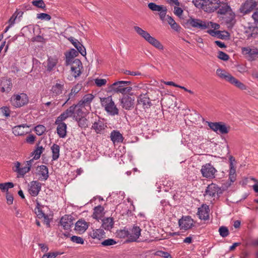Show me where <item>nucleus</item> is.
<instances>
[{"label": "nucleus", "instance_id": "1", "mask_svg": "<svg viewBox=\"0 0 258 258\" xmlns=\"http://www.w3.org/2000/svg\"><path fill=\"white\" fill-rule=\"evenodd\" d=\"M94 98L92 94H87L84 95L79 101L77 104L74 105L77 109V115H82L83 113H87L91 109V103Z\"/></svg>", "mask_w": 258, "mask_h": 258}, {"label": "nucleus", "instance_id": "2", "mask_svg": "<svg viewBox=\"0 0 258 258\" xmlns=\"http://www.w3.org/2000/svg\"><path fill=\"white\" fill-rule=\"evenodd\" d=\"M134 29L139 35L143 37L151 45L159 50H163L164 47L160 42L155 37L151 36L147 31L144 30L139 26H134Z\"/></svg>", "mask_w": 258, "mask_h": 258}, {"label": "nucleus", "instance_id": "3", "mask_svg": "<svg viewBox=\"0 0 258 258\" xmlns=\"http://www.w3.org/2000/svg\"><path fill=\"white\" fill-rule=\"evenodd\" d=\"M134 29L139 35L143 37L151 45L159 50H163L164 47L160 42L155 37L151 36L147 31L144 30L139 26H134Z\"/></svg>", "mask_w": 258, "mask_h": 258}, {"label": "nucleus", "instance_id": "4", "mask_svg": "<svg viewBox=\"0 0 258 258\" xmlns=\"http://www.w3.org/2000/svg\"><path fill=\"white\" fill-rule=\"evenodd\" d=\"M219 0H200L196 1L195 5L198 8H201L204 11L211 13L217 10Z\"/></svg>", "mask_w": 258, "mask_h": 258}, {"label": "nucleus", "instance_id": "5", "mask_svg": "<svg viewBox=\"0 0 258 258\" xmlns=\"http://www.w3.org/2000/svg\"><path fill=\"white\" fill-rule=\"evenodd\" d=\"M131 84L130 81H118L114 83L110 86L111 91L115 93H119L122 94H126L129 93L132 90L131 87H126L127 85Z\"/></svg>", "mask_w": 258, "mask_h": 258}, {"label": "nucleus", "instance_id": "6", "mask_svg": "<svg viewBox=\"0 0 258 258\" xmlns=\"http://www.w3.org/2000/svg\"><path fill=\"white\" fill-rule=\"evenodd\" d=\"M11 105L15 107H22L28 103L29 99L26 94L22 93L20 94H14L10 100Z\"/></svg>", "mask_w": 258, "mask_h": 258}, {"label": "nucleus", "instance_id": "7", "mask_svg": "<svg viewBox=\"0 0 258 258\" xmlns=\"http://www.w3.org/2000/svg\"><path fill=\"white\" fill-rule=\"evenodd\" d=\"M67 65L71 66V74L75 78L79 77L81 74L83 69L82 63L79 59H72L67 57L66 61Z\"/></svg>", "mask_w": 258, "mask_h": 258}, {"label": "nucleus", "instance_id": "8", "mask_svg": "<svg viewBox=\"0 0 258 258\" xmlns=\"http://www.w3.org/2000/svg\"><path fill=\"white\" fill-rule=\"evenodd\" d=\"M100 102L105 110L111 115H116L118 113V110L116 108L111 96L100 98Z\"/></svg>", "mask_w": 258, "mask_h": 258}, {"label": "nucleus", "instance_id": "9", "mask_svg": "<svg viewBox=\"0 0 258 258\" xmlns=\"http://www.w3.org/2000/svg\"><path fill=\"white\" fill-rule=\"evenodd\" d=\"M207 123L210 129L217 133L226 134L228 133L229 131L230 127L226 126L223 122H213L207 121Z\"/></svg>", "mask_w": 258, "mask_h": 258}, {"label": "nucleus", "instance_id": "10", "mask_svg": "<svg viewBox=\"0 0 258 258\" xmlns=\"http://www.w3.org/2000/svg\"><path fill=\"white\" fill-rule=\"evenodd\" d=\"M48 210V208L46 206H41L37 203V207L35 208V213L37 217L39 219L43 218L44 223L48 226H50V219L47 213H46V210Z\"/></svg>", "mask_w": 258, "mask_h": 258}, {"label": "nucleus", "instance_id": "11", "mask_svg": "<svg viewBox=\"0 0 258 258\" xmlns=\"http://www.w3.org/2000/svg\"><path fill=\"white\" fill-rule=\"evenodd\" d=\"M187 24L192 27L204 30L208 28V22L200 19H195L190 17L187 20Z\"/></svg>", "mask_w": 258, "mask_h": 258}, {"label": "nucleus", "instance_id": "12", "mask_svg": "<svg viewBox=\"0 0 258 258\" xmlns=\"http://www.w3.org/2000/svg\"><path fill=\"white\" fill-rule=\"evenodd\" d=\"M141 229L138 226H134L131 229V232L123 230L122 232L128 238L129 241H136L141 235Z\"/></svg>", "mask_w": 258, "mask_h": 258}, {"label": "nucleus", "instance_id": "13", "mask_svg": "<svg viewBox=\"0 0 258 258\" xmlns=\"http://www.w3.org/2000/svg\"><path fill=\"white\" fill-rule=\"evenodd\" d=\"M203 176L206 178H214L217 170L210 163L203 165L201 170Z\"/></svg>", "mask_w": 258, "mask_h": 258}, {"label": "nucleus", "instance_id": "14", "mask_svg": "<svg viewBox=\"0 0 258 258\" xmlns=\"http://www.w3.org/2000/svg\"><path fill=\"white\" fill-rule=\"evenodd\" d=\"M13 87L12 79L8 77H4L0 81V91L3 93H9Z\"/></svg>", "mask_w": 258, "mask_h": 258}, {"label": "nucleus", "instance_id": "15", "mask_svg": "<svg viewBox=\"0 0 258 258\" xmlns=\"http://www.w3.org/2000/svg\"><path fill=\"white\" fill-rule=\"evenodd\" d=\"M242 52L249 60H253L258 58V49L256 48L243 47L242 48Z\"/></svg>", "mask_w": 258, "mask_h": 258}, {"label": "nucleus", "instance_id": "16", "mask_svg": "<svg viewBox=\"0 0 258 258\" xmlns=\"http://www.w3.org/2000/svg\"><path fill=\"white\" fill-rule=\"evenodd\" d=\"M257 6L256 2L254 0H247L243 4L240 11L244 15L248 14L251 12Z\"/></svg>", "mask_w": 258, "mask_h": 258}, {"label": "nucleus", "instance_id": "17", "mask_svg": "<svg viewBox=\"0 0 258 258\" xmlns=\"http://www.w3.org/2000/svg\"><path fill=\"white\" fill-rule=\"evenodd\" d=\"M77 114V109L74 106L72 105L67 109L64 112L62 113L59 116L56 118L57 122L59 121L63 122L69 117H71L73 115Z\"/></svg>", "mask_w": 258, "mask_h": 258}, {"label": "nucleus", "instance_id": "18", "mask_svg": "<svg viewBox=\"0 0 258 258\" xmlns=\"http://www.w3.org/2000/svg\"><path fill=\"white\" fill-rule=\"evenodd\" d=\"M178 224L180 229L186 230L193 226L194 221L190 217L185 216L179 220Z\"/></svg>", "mask_w": 258, "mask_h": 258}, {"label": "nucleus", "instance_id": "19", "mask_svg": "<svg viewBox=\"0 0 258 258\" xmlns=\"http://www.w3.org/2000/svg\"><path fill=\"white\" fill-rule=\"evenodd\" d=\"M41 188V184L37 181H32L29 184V193L33 197L37 196Z\"/></svg>", "mask_w": 258, "mask_h": 258}, {"label": "nucleus", "instance_id": "20", "mask_svg": "<svg viewBox=\"0 0 258 258\" xmlns=\"http://www.w3.org/2000/svg\"><path fill=\"white\" fill-rule=\"evenodd\" d=\"M36 175L39 179L46 180L48 178V169L45 165L38 166L36 168Z\"/></svg>", "mask_w": 258, "mask_h": 258}, {"label": "nucleus", "instance_id": "21", "mask_svg": "<svg viewBox=\"0 0 258 258\" xmlns=\"http://www.w3.org/2000/svg\"><path fill=\"white\" fill-rule=\"evenodd\" d=\"M137 102L138 105H141L144 108H148L151 105L150 99L147 94L140 95Z\"/></svg>", "mask_w": 258, "mask_h": 258}, {"label": "nucleus", "instance_id": "22", "mask_svg": "<svg viewBox=\"0 0 258 258\" xmlns=\"http://www.w3.org/2000/svg\"><path fill=\"white\" fill-rule=\"evenodd\" d=\"M29 131V126L25 124L15 126L13 128V133L15 136H23Z\"/></svg>", "mask_w": 258, "mask_h": 258}, {"label": "nucleus", "instance_id": "23", "mask_svg": "<svg viewBox=\"0 0 258 258\" xmlns=\"http://www.w3.org/2000/svg\"><path fill=\"white\" fill-rule=\"evenodd\" d=\"M74 219L71 215H65L63 216L60 221L61 225L64 229H69L74 224Z\"/></svg>", "mask_w": 258, "mask_h": 258}, {"label": "nucleus", "instance_id": "24", "mask_svg": "<svg viewBox=\"0 0 258 258\" xmlns=\"http://www.w3.org/2000/svg\"><path fill=\"white\" fill-rule=\"evenodd\" d=\"M64 84L63 82L59 81L54 84L50 89V92L52 96H57L62 93Z\"/></svg>", "mask_w": 258, "mask_h": 258}, {"label": "nucleus", "instance_id": "25", "mask_svg": "<svg viewBox=\"0 0 258 258\" xmlns=\"http://www.w3.org/2000/svg\"><path fill=\"white\" fill-rule=\"evenodd\" d=\"M218 6L217 7V13L220 15H226L231 12V9L227 2L219 1Z\"/></svg>", "mask_w": 258, "mask_h": 258}, {"label": "nucleus", "instance_id": "26", "mask_svg": "<svg viewBox=\"0 0 258 258\" xmlns=\"http://www.w3.org/2000/svg\"><path fill=\"white\" fill-rule=\"evenodd\" d=\"M220 191V187L214 183H212L208 185L206 190V195L211 197H215L218 195Z\"/></svg>", "mask_w": 258, "mask_h": 258}, {"label": "nucleus", "instance_id": "27", "mask_svg": "<svg viewBox=\"0 0 258 258\" xmlns=\"http://www.w3.org/2000/svg\"><path fill=\"white\" fill-rule=\"evenodd\" d=\"M110 138L114 145L122 143L124 139L122 134L117 130H113L111 132Z\"/></svg>", "mask_w": 258, "mask_h": 258}, {"label": "nucleus", "instance_id": "28", "mask_svg": "<svg viewBox=\"0 0 258 258\" xmlns=\"http://www.w3.org/2000/svg\"><path fill=\"white\" fill-rule=\"evenodd\" d=\"M209 208L208 205H203L198 209V214L199 218L204 220L208 219L209 218Z\"/></svg>", "mask_w": 258, "mask_h": 258}, {"label": "nucleus", "instance_id": "29", "mask_svg": "<svg viewBox=\"0 0 258 258\" xmlns=\"http://www.w3.org/2000/svg\"><path fill=\"white\" fill-rule=\"evenodd\" d=\"M134 97L126 96L121 99V103L123 108L130 110L134 107Z\"/></svg>", "mask_w": 258, "mask_h": 258}, {"label": "nucleus", "instance_id": "30", "mask_svg": "<svg viewBox=\"0 0 258 258\" xmlns=\"http://www.w3.org/2000/svg\"><path fill=\"white\" fill-rule=\"evenodd\" d=\"M55 123L57 125L56 131L59 137L62 138H64L67 134V124L61 121L57 122L56 120H55Z\"/></svg>", "mask_w": 258, "mask_h": 258}, {"label": "nucleus", "instance_id": "31", "mask_svg": "<svg viewBox=\"0 0 258 258\" xmlns=\"http://www.w3.org/2000/svg\"><path fill=\"white\" fill-rule=\"evenodd\" d=\"M114 226L113 218L107 217L102 220V227L106 230L110 231Z\"/></svg>", "mask_w": 258, "mask_h": 258}, {"label": "nucleus", "instance_id": "32", "mask_svg": "<svg viewBox=\"0 0 258 258\" xmlns=\"http://www.w3.org/2000/svg\"><path fill=\"white\" fill-rule=\"evenodd\" d=\"M87 223L84 220H79L75 224V230L79 233H84L88 228Z\"/></svg>", "mask_w": 258, "mask_h": 258}, {"label": "nucleus", "instance_id": "33", "mask_svg": "<svg viewBox=\"0 0 258 258\" xmlns=\"http://www.w3.org/2000/svg\"><path fill=\"white\" fill-rule=\"evenodd\" d=\"M105 233L102 229H96L90 232V236L93 239L100 240L105 236Z\"/></svg>", "mask_w": 258, "mask_h": 258}, {"label": "nucleus", "instance_id": "34", "mask_svg": "<svg viewBox=\"0 0 258 258\" xmlns=\"http://www.w3.org/2000/svg\"><path fill=\"white\" fill-rule=\"evenodd\" d=\"M104 209L101 206H98L95 207L94 209V212L92 215V217L97 220L100 219L104 214Z\"/></svg>", "mask_w": 258, "mask_h": 258}, {"label": "nucleus", "instance_id": "35", "mask_svg": "<svg viewBox=\"0 0 258 258\" xmlns=\"http://www.w3.org/2000/svg\"><path fill=\"white\" fill-rule=\"evenodd\" d=\"M216 75L221 79L228 82L232 77V75L226 71L221 69H218L216 70Z\"/></svg>", "mask_w": 258, "mask_h": 258}, {"label": "nucleus", "instance_id": "36", "mask_svg": "<svg viewBox=\"0 0 258 258\" xmlns=\"http://www.w3.org/2000/svg\"><path fill=\"white\" fill-rule=\"evenodd\" d=\"M229 83L233 85L234 86L241 90H246L247 89V87L245 84L241 82L233 76H232L231 78L229 81Z\"/></svg>", "mask_w": 258, "mask_h": 258}, {"label": "nucleus", "instance_id": "37", "mask_svg": "<svg viewBox=\"0 0 258 258\" xmlns=\"http://www.w3.org/2000/svg\"><path fill=\"white\" fill-rule=\"evenodd\" d=\"M51 150L52 153V160H56L59 157L60 147L59 145L54 144L51 147Z\"/></svg>", "mask_w": 258, "mask_h": 258}, {"label": "nucleus", "instance_id": "38", "mask_svg": "<svg viewBox=\"0 0 258 258\" xmlns=\"http://www.w3.org/2000/svg\"><path fill=\"white\" fill-rule=\"evenodd\" d=\"M92 128L94 130L97 134H99L104 130L105 125L102 121H98L97 122H95L93 124Z\"/></svg>", "mask_w": 258, "mask_h": 258}, {"label": "nucleus", "instance_id": "39", "mask_svg": "<svg viewBox=\"0 0 258 258\" xmlns=\"http://www.w3.org/2000/svg\"><path fill=\"white\" fill-rule=\"evenodd\" d=\"M247 33V36L248 38H255L258 35V27H249L248 29L245 31Z\"/></svg>", "mask_w": 258, "mask_h": 258}, {"label": "nucleus", "instance_id": "40", "mask_svg": "<svg viewBox=\"0 0 258 258\" xmlns=\"http://www.w3.org/2000/svg\"><path fill=\"white\" fill-rule=\"evenodd\" d=\"M166 20L172 29L176 31H178L179 30L180 27L175 22L171 17L168 15L167 16Z\"/></svg>", "mask_w": 258, "mask_h": 258}, {"label": "nucleus", "instance_id": "41", "mask_svg": "<svg viewBox=\"0 0 258 258\" xmlns=\"http://www.w3.org/2000/svg\"><path fill=\"white\" fill-rule=\"evenodd\" d=\"M57 60L55 58L49 57L47 59V70L51 71L56 65Z\"/></svg>", "mask_w": 258, "mask_h": 258}, {"label": "nucleus", "instance_id": "42", "mask_svg": "<svg viewBox=\"0 0 258 258\" xmlns=\"http://www.w3.org/2000/svg\"><path fill=\"white\" fill-rule=\"evenodd\" d=\"M74 117L78 121V125L82 128H85L88 126V120L85 117L78 118L77 116L74 115Z\"/></svg>", "mask_w": 258, "mask_h": 258}, {"label": "nucleus", "instance_id": "43", "mask_svg": "<svg viewBox=\"0 0 258 258\" xmlns=\"http://www.w3.org/2000/svg\"><path fill=\"white\" fill-rule=\"evenodd\" d=\"M43 150L44 148L42 146H38L32 153V156H34L33 159L35 160L39 159Z\"/></svg>", "mask_w": 258, "mask_h": 258}, {"label": "nucleus", "instance_id": "44", "mask_svg": "<svg viewBox=\"0 0 258 258\" xmlns=\"http://www.w3.org/2000/svg\"><path fill=\"white\" fill-rule=\"evenodd\" d=\"M82 88V86L81 84H78L75 86L72 89L71 93L69 94V98L68 100L73 97L75 94L78 93L81 90Z\"/></svg>", "mask_w": 258, "mask_h": 258}, {"label": "nucleus", "instance_id": "45", "mask_svg": "<svg viewBox=\"0 0 258 258\" xmlns=\"http://www.w3.org/2000/svg\"><path fill=\"white\" fill-rule=\"evenodd\" d=\"M148 8L153 11L159 12L164 9V6L157 5L154 3H150L148 4Z\"/></svg>", "mask_w": 258, "mask_h": 258}, {"label": "nucleus", "instance_id": "46", "mask_svg": "<svg viewBox=\"0 0 258 258\" xmlns=\"http://www.w3.org/2000/svg\"><path fill=\"white\" fill-rule=\"evenodd\" d=\"M117 242L112 238H108L101 242V244L103 246H110L116 244Z\"/></svg>", "mask_w": 258, "mask_h": 258}, {"label": "nucleus", "instance_id": "47", "mask_svg": "<svg viewBox=\"0 0 258 258\" xmlns=\"http://www.w3.org/2000/svg\"><path fill=\"white\" fill-rule=\"evenodd\" d=\"M14 184L12 182H6L4 183H0V189L2 191H7L9 188H13Z\"/></svg>", "mask_w": 258, "mask_h": 258}, {"label": "nucleus", "instance_id": "48", "mask_svg": "<svg viewBox=\"0 0 258 258\" xmlns=\"http://www.w3.org/2000/svg\"><path fill=\"white\" fill-rule=\"evenodd\" d=\"M230 169L229 171V178L230 180L233 182L235 180L236 174H235V169L234 167V165L232 162L230 163Z\"/></svg>", "mask_w": 258, "mask_h": 258}, {"label": "nucleus", "instance_id": "49", "mask_svg": "<svg viewBox=\"0 0 258 258\" xmlns=\"http://www.w3.org/2000/svg\"><path fill=\"white\" fill-rule=\"evenodd\" d=\"M228 15L227 18H225V22L228 24H233L234 20L235 19V14L231 10V12H229L226 14Z\"/></svg>", "mask_w": 258, "mask_h": 258}, {"label": "nucleus", "instance_id": "50", "mask_svg": "<svg viewBox=\"0 0 258 258\" xmlns=\"http://www.w3.org/2000/svg\"><path fill=\"white\" fill-rule=\"evenodd\" d=\"M32 4L33 6L43 10L46 8V5L43 0L33 1H32Z\"/></svg>", "mask_w": 258, "mask_h": 258}, {"label": "nucleus", "instance_id": "51", "mask_svg": "<svg viewBox=\"0 0 258 258\" xmlns=\"http://www.w3.org/2000/svg\"><path fill=\"white\" fill-rule=\"evenodd\" d=\"M46 131V127L43 125H38L35 127V131L38 136L42 135Z\"/></svg>", "mask_w": 258, "mask_h": 258}, {"label": "nucleus", "instance_id": "52", "mask_svg": "<svg viewBox=\"0 0 258 258\" xmlns=\"http://www.w3.org/2000/svg\"><path fill=\"white\" fill-rule=\"evenodd\" d=\"M219 232L220 235L223 237L227 236L229 234L228 229L225 226L220 227L219 229Z\"/></svg>", "mask_w": 258, "mask_h": 258}, {"label": "nucleus", "instance_id": "53", "mask_svg": "<svg viewBox=\"0 0 258 258\" xmlns=\"http://www.w3.org/2000/svg\"><path fill=\"white\" fill-rule=\"evenodd\" d=\"M94 82L97 87H101L106 84L107 80L105 79L97 78L94 80Z\"/></svg>", "mask_w": 258, "mask_h": 258}, {"label": "nucleus", "instance_id": "54", "mask_svg": "<svg viewBox=\"0 0 258 258\" xmlns=\"http://www.w3.org/2000/svg\"><path fill=\"white\" fill-rule=\"evenodd\" d=\"M51 16L46 13H40L37 14V19L41 20L49 21L51 20Z\"/></svg>", "mask_w": 258, "mask_h": 258}, {"label": "nucleus", "instance_id": "55", "mask_svg": "<svg viewBox=\"0 0 258 258\" xmlns=\"http://www.w3.org/2000/svg\"><path fill=\"white\" fill-rule=\"evenodd\" d=\"M0 111L2 114L6 117H8L10 115V110L8 107L4 106L1 108Z\"/></svg>", "mask_w": 258, "mask_h": 258}, {"label": "nucleus", "instance_id": "56", "mask_svg": "<svg viewBox=\"0 0 258 258\" xmlns=\"http://www.w3.org/2000/svg\"><path fill=\"white\" fill-rule=\"evenodd\" d=\"M218 58L224 61H227L229 59V55L226 53L221 51L218 52Z\"/></svg>", "mask_w": 258, "mask_h": 258}, {"label": "nucleus", "instance_id": "57", "mask_svg": "<svg viewBox=\"0 0 258 258\" xmlns=\"http://www.w3.org/2000/svg\"><path fill=\"white\" fill-rule=\"evenodd\" d=\"M71 239L73 242L77 244H83L84 242V239L82 237L77 236H72Z\"/></svg>", "mask_w": 258, "mask_h": 258}, {"label": "nucleus", "instance_id": "58", "mask_svg": "<svg viewBox=\"0 0 258 258\" xmlns=\"http://www.w3.org/2000/svg\"><path fill=\"white\" fill-rule=\"evenodd\" d=\"M77 51L80 52L83 56L86 55V51L85 47L81 43L76 47Z\"/></svg>", "mask_w": 258, "mask_h": 258}, {"label": "nucleus", "instance_id": "59", "mask_svg": "<svg viewBox=\"0 0 258 258\" xmlns=\"http://www.w3.org/2000/svg\"><path fill=\"white\" fill-rule=\"evenodd\" d=\"M78 54V52L77 51L74 49H72L70 51L69 53L66 56V59H67V57H69L70 58H71L73 60L75 59L74 57L76 56Z\"/></svg>", "mask_w": 258, "mask_h": 258}, {"label": "nucleus", "instance_id": "60", "mask_svg": "<svg viewBox=\"0 0 258 258\" xmlns=\"http://www.w3.org/2000/svg\"><path fill=\"white\" fill-rule=\"evenodd\" d=\"M167 9L165 7H164V9H162V10L159 11V16L160 18L162 21H164L165 19L166 13H167Z\"/></svg>", "mask_w": 258, "mask_h": 258}, {"label": "nucleus", "instance_id": "61", "mask_svg": "<svg viewBox=\"0 0 258 258\" xmlns=\"http://www.w3.org/2000/svg\"><path fill=\"white\" fill-rule=\"evenodd\" d=\"M30 171V169L29 167H27L26 165L25 166L22 167L20 168V170L19 171V174L20 175H24L26 173H28Z\"/></svg>", "mask_w": 258, "mask_h": 258}, {"label": "nucleus", "instance_id": "62", "mask_svg": "<svg viewBox=\"0 0 258 258\" xmlns=\"http://www.w3.org/2000/svg\"><path fill=\"white\" fill-rule=\"evenodd\" d=\"M35 136L33 135H29L26 138V142L29 144H33L35 140Z\"/></svg>", "mask_w": 258, "mask_h": 258}, {"label": "nucleus", "instance_id": "63", "mask_svg": "<svg viewBox=\"0 0 258 258\" xmlns=\"http://www.w3.org/2000/svg\"><path fill=\"white\" fill-rule=\"evenodd\" d=\"M68 40L72 43V44L76 48L81 43L76 39L74 37H70Z\"/></svg>", "mask_w": 258, "mask_h": 258}, {"label": "nucleus", "instance_id": "64", "mask_svg": "<svg viewBox=\"0 0 258 258\" xmlns=\"http://www.w3.org/2000/svg\"><path fill=\"white\" fill-rule=\"evenodd\" d=\"M59 254L57 252L48 253L46 254H44L42 258H55Z\"/></svg>", "mask_w": 258, "mask_h": 258}]
</instances>
